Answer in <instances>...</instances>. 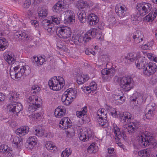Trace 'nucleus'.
<instances>
[{"instance_id":"f257e3e1","label":"nucleus","mask_w":157,"mask_h":157,"mask_svg":"<svg viewBox=\"0 0 157 157\" xmlns=\"http://www.w3.org/2000/svg\"><path fill=\"white\" fill-rule=\"evenodd\" d=\"M131 61H135L136 67L138 69H142V74L149 76L154 74L157 70V66L154 63H147V60L145 57H141L140 53L131 52L125 57Z\"/></svg>"},{"instance_id":"f03ea898","label":"nucleus","mask_w":157,"mask_h":157,"mask_svg":"<svg viewBox=\"0 0 157 157\" xmlns=\"http://www.w3.org/2000/svg\"><path fill=\"white\" fill-rule=\"evenodd\" d=\"M107 110L104 108L99 109L97 112V118L98 123L100 126L102 128H106L105 130L107 133L111 132V128L109 126V124L107 120Z\"/></svg>"},{"instance_id":"7ed1b4c3","label":"nucleus","mask_w":157,"mask_h":157,"mask_svg":"<svg viewBox=\"0 0 157 157\" xmlns=\"http://www.w3.org/2000/svg\"><path fill=\"white\" fill-rule=\"evenodd\" d=\"M115 84H119L120 87L124 91H128L132 88L134 84L132 78L129 76L122 78L115 77L114 80Z\"/></svg>"},{"instance_id":"20e7f679","label":"nucleus","mask_w":157,"mask_h":157,"mask_svg":"<svg viewBox=\"0 0 157 157\" xmlns=\"http://www.w3.org/2000/svg\"><path fill=\"white\" fill-rule=\"evenodd\" d=\"M13 70H10V75L12 78L16 80L19 79L23 75H28L29 71L27 66H23L21 68L19 66L13 68Z\"/></svg>"},{"instance_id":"39448f33","label":"nucleus","mask_w":157,"mask_h":157,"mask_svg":"<svg viewBox=\"0 0 157 157\" xmlns=\"http://www.w3.org/2000/svg\"><path fill=\"white\" fill-rule=\"evenodd\" d=\"M76 91L75 89L70 88L64 92L61 98L62 103L66 105H70L75 99Z\"/></svg>"},{"instance_id":"423d86ee","label":"nucleus","mask_w":157,"mask_h":157,"mask_svg":"<svg viewBox=\"0 0 157 157\" xmlns=\"http://www.w3.org/2000/svg\"><path fill=\"white\" fill-rule=\"evenodd\" d=\"M105 107L110 110V114L113 118H119L122 121L125 122L129 121L130 118L131 114L129 112H125L122 113L116 108H111L107 105Z\"/></svg>"},{"instance_id":"0eeeda50","label":"nucleus","mask_w":157,"mask_h":157,"mask_svg":"<svg viewBox=\"0 0 157 157\" xmlns=\"http://www.w3.org/2000/svg\"><path fill=\"white\" fill-rule=\"evenodd\" d=\"M41 100L38 96L33 95L30 96L28 99L29 104L28 109L30 113L35 111L37 108L40 107L42 104Z\"/></svg>"},{"instance_id":"6e6552de","label":"nucleus","mask_w":157,"mask_h":157,"mask_svg":"<svg viewBox=\"0 0 157 157\" xmlns=\"http://www.w3.org/2000/svg\"><path fill=\"white\" fill-rule=\"evenodd\" d=\"M148 95L147 94H140L135 93L132 97L130 98V105L132 107L137 106L138 105L144 103Z\"/></svg>"},{"instance_id":"1a4fd4ad","label":"nucleus","mask_w":157,"mask_h":157,"mask_svg":"<svg viewBox=\"0 0 157 157\" xmlns=\"http://www.w3.org/2000/svg\"><path fill=\"white\" fill-rule=\"evenodd\" d=\"M113 132L115 137L116 143L121 148H122L124 151V146L120 141L122 137L124 140L126 137L125 135L124 132H121L120 128L115 124H113L112 125Z\"/></svg>"},{"instance_id":"9d476101","label":"nucleus","mask_w":157,"mask_h":157,"mask_svg":"<svg viewBox=\"0 0 157 157\" xmlns=\"http://www.w3.org/2000/svg\"><path fill=\"white\" fill-rule=\"evenodd\" d=\"M136 8L140 15L144 16L151 10L152 5L150 3L148 2H143L138 3L136 4Z\"/></svg>"},{"instance_id":"9b49d317","label":"nucleus","mask_w":157,"mask_h":157,"mask_svg":"<svg viewBox=\"0 0 157 157\" xmlns=\"http://www.w3.org/2000/svg\"><path fill=\"white\" fill-rule=\"evenodd\" d=\"M75 78L76 82L79 85L82 84L89 78V76L81 69L78 71L75 75Z\"/></svg>"},{"instance_id":"f8f14e48","label":"nucleus","mask_w":157,"mask_h":157,"mask_svg":"<svg viewBox=\"0 0 157 157\" xmlns=\"http://www.w3.org/2000/svg\"><path fill=\"white\" fill-rule=\"evenodd\" d=\"M71 33V29L69 27L65 26L59 27V38L67 39L66 43L69 42Z\"/></svg>"},{"instance_id":"ddd939ff","label":"nucleus","mask_w":157,"mask_h":157,"mask_svg":"<svg viewBox=\"0 0 157 157\" xmlns=\"http://www.w3.org/2000/svg\"><path fill=\"white\" fill-rule=\"evenodd\" d=\"M153 138L146 132L142 134L138 138L139 143L143 147L148 146Z\"/></svg>"},{"instance_id":"4468645a","label":"nucleus","mask_w":157,"mask_h":157,"mask_svg":"<svg viewBox=\"0 0 157 157\" xmlns=\"http://www.w3.org/2000/svg\"><path fill=\"white\" fill-rule=\"evenodd\" d=\"M15 39L19 41H30L33 40V37L26 32L22 33L21 32H17L14 34Z\"/></svg>"},{"instance_id":"2eb2a0df","label":"nucleus","mask_w":157,"mask_h":157,"mask_svg":"<svg viewBox=\"0 0 157 157\" xmlns=\"http://www.w3.org/2000/svg\"><path fill=\"white\" fill-rule=\"evenodd\" d=\"M91 131L89 129L83 128L80 129L78 133V136L80 140L85 142L91 136Z\"/></svg>"},{"instance_id":"dca6fc26","label":"nucleus","mask_w":157,"mask_h":157,"mask_svg":"<svg viewBox=\"0 0 157 157\" xmlns=\"http://www.w3.org/2000/svg\"><path fill=\"white\" fill-rule=\"evenodd\" d=\"M112 100L116 105H120L125 101V97L123 96L122 92L118 90L117 93L113 95Z\"/></svg>"},{"instance_id":"f3484780","label":"nucleus","mask_w":157,"mask_h":157,"mask_svg":"<svg viewBox=\"0 0 157 157\" xmlns=\"http://www.w3.org/2000/svg\"><path fill=\"white\" fill-rule=\"evenodd\" d=\"M8 109L9 111L17 114L23 109V107L21 104L19 102H12L9 104L8 106Z\"/></svg>"},{"instance_id":"a211bd4d","label":"nucleus","mask_w":157,"mask_h":157,"mask_svg":"<svg viewBox=\"0 0 157 157\" xmlns=\"http://www.w3.org/2000/svg\"><path fill=\"white\" fill-rule=\"evenodd\" d=\"M65 22L66 23L72 24L75 21V16L73 12L71 10L65 11Z\"/></svg>"},{"instance_id":"6ab92c4d","label":"nucleus","mask_w":157,"mask_h":157,"mask_svg":"<svg viewBox=\"0 0 157 157\" xmlns=\"http://www.w3.org/2000/svg\"><path fill=\"white\" fill-rule=\"evenodd\" d=\"M97 88V84L96 82L92 81L89 86L82 87L81 89L85 93H94L96 91Z\"/></svg>"},{"instance_id":"aec40b11","label":"nucleus","mask_w":157,"mask_h":157,"mask_svg":"<svg viewBox=\"0 0 157 157\" xmlns=\"http://www.w3.org/2000/svg\"><path fill=\"white\" fill-rule=\"evenodd\" d=\"M132 116L131 115V117L130 119L128 121H123L124 123V127L127 129L128 132L129 133H133L135 130L136 126L135 123L131 121Z\"/></svg>"},{"instance_id":"412c9836","label":"nucleus","mask_w":157,"mask_h":157,"mask_svg":"<svg viewBox=\"0 0 157 157\" xmlns=\"http://www.w3.org/2000/svg\"><path fill=\"white\" fill-rule=\"evenodd\" d=\"M115 73V70L114 68L108 69L105 68L102 70L101 74L102 77L104 80H106L108 79V76H112Z\"/></svg>"},{"instance_id":"4be33fe9","label":"nucleus","mask_w":157,"mask_h":157,"mask_svg":"<svg viewBox=\"0 0 157 157\" xmlns=\"http://www.w3.org/2000/svg\"><path fill=\"white\" fill-rule=\"evenodd\" d=\"M115 12L119 17L123 18L125 16V7L124 5L118 4L115 8Z\"/></svg>"},{"instance_id":"5701e85b","label":"nucleus","mask_w":157,"mask_h":157,"mask_svg":"<svg viewBox=\"0 0 157 157\" xmlns=\"http://www.w3.org/2000/svg\"><path fill=\"white\" fill-rule=\"evenodd\" d=\"M59 80H58L57 77H54L51 78L48 81V85L51 89L55 91H58L59 90V87L57 86Z\"/></svg>"},{"instance_id":"b1692460","label":"nucleus","mask_w":157,"mask_h":157,"mask_svg":"<svg viewBox=\"0 0 157 157\" xmlns=\"http://www.w3.org/2000/svg\"><path fill=\"white\" fill-rule=\"evenodd\" d=\"M87 19L89 24L92 26L96 25L99 21L98 17L94 13H90L88 15Z\"/></svg>"},{"instance_id":"393cba45","label":"nucleus","mask_w":157,"mask_h":157,"mask_svg":"<svg viewBox=\"0 0 157 157\" xmlns=\"http://www.w3.org/2000/svg\"><path fill=\"white\" fill-rule=\"evenodd\" d=\"M59 128H62L63 129H66L71 126V121L70 119L67 117H64L62 118L59 121Z\"/></svg>"},{"instance_id":"a878e982","label":"nucleus","mask_w":157,"mask_h":157,"mask_svg":"<svg viewBox=\"0 0 157 157\" xmlns=\"http://www.w3.org/2000/svg\"><path fill=\"white\" fill-rule=\"evenodd\" d=\"M29 132V128L27 126H23L20 127L16 130V134L21 137L25 135Z\"/></svg>"},{"instance_id":"bb28decb","label":"nucleus","mask_w":157,"mask_h":157,"mask_svg":"<svg viewBox=\"0 0 157 157\" xmlns=\"http://www.w3.org/2000/svg\"><path fill=\"white\" fill-rule=\"evenodd\" d=\"M37 143V138L36 136L30 137L27 141L26 147L29 149H32L36 145Z\"/></svg>"},{"instance_id":"cd10ccee","label":"nucleus","mask_w":157,"mask_h":157,"mask_svg":"<svg viewBox=\"0 0 157 157\" xmlns=\"http://www.w3.org/2000/svg\"><path fill=\"white\" fill-rule=\"evenodd\" d=\"M157 13V10L156 9H155L143 18L144 21H147L149 22H152L156 17Z\"/></svg>"},{"instance_id":"c85d7f7f","label":"nucleus","mask_w":157,"mask_h":157,"mask_svg":"<svg viewBox=\"0 0 157 157\" xmlns=\"http://www.w3.org/2000/svg\"><path fill=\"white\" fill-rule=\"evenodd\" d=\"M76 6L78 9H82L86 7H90L93 5V3L91 1L88 2L83 0H80L76 2L75 4Z\"/></svg>"},{"instance_id":"c756f323","label":"nucleus","mask_w":157,"mask_h":157,"mask_svg":"<svg viewBox=\"0 0 157 157\" xmlns=\"http://www.w3.org/2000/svg\"><path fill=\"white\" fill-rule=\"evenodd\" d=\"M139 156L140 157H153L151 151L149 149H145L139 151Z\"/></svg>"},{"instance_id":"7c9ffc66","label":"nucleus","mask_w":157,"mask_h":157,"mask_svg":"<svg viewBox=\"0 0 157 157\" xmlns=\"http://www.w3.org/2000/svg\"><path fill=\"white\" fill-rule=\"evenodd\" d=\"M4 58L9 64L11 63L14 60L13 54L11 52H8L4 54Z\"/></svg>"},{"instance_id":"2f4dec72","label":"nucleus","mask_w":157,"mask_h":157,"mask_svg":"<svg viewBox=\"0 0 157 157\" xmlns=\"http://www.w3.org/2000/svg\"><path fill=\"white\" fill-rule=\"evenodd\" d=\"M19 95V94L14 91H10L8 95V98L12 101V102H14L17 100Z\"/></svg>"},{"instance_id":"473e14b6","label":"nucleus","mask_w":157,"mask_h":157,"mask_svg":"<svg viewBox=\"0 0 157 157\" xmlns=\"http://www.w3.org/2000/svg\"><path fill=\"white\" fill-rule=\"evenodd\" d=\"M98 60L99 62H102L104 63H106L109 61V56L108 54L101 52L99 54Z\"/></svg>"},{"instance_id":"72a5a7b5","label":"nucleus","mask_w":157,"mask_h":157,"mask_svg":"<svg viewBox=\"0 0 157 157\" xmlns=\"http://www.w3.org/2000/svg\"><path fill=\"white\" fill-rule=\"evenodd\" d=\"M98 147L95 143L91 144L87 148V152L90 154H95L98 151Z\"/></svg>"},{"instance_id":"f704fd0d","label":"nucleus","mask_w":157,"mask_h":157,"mask_svg":"<svg viewBox=\"0 0 157 157\" xmlns=\"http://www.w3.org/2000/svg\"><path fill=\"white\" fill-rule=\"evenodd\" d=\"M38 13L39 18L40 19L45 18L48 13L47 10L43 8L39 9Z\"/></svg>"},{"instance_id":"c9c22d12","label":"nucleus","mask_w":157,"mask_h":157,"mask_svg":"<svg viewBox=\"0 0 157 157\" xmlns=\"http://www.w3.org/2000/svg\"><path fill=\"white\" fill-rule=\"evenodd\" d=\"M46 147L47 149L51 152H55L57 150V147L52 144V142L50 141L46 142Z\"/></svg>"},{"instance_id":"e433bc0d","label":"nucleus","mask_w":157,"mask_h":157,"mask_svg":"<svg viewBox=\"0 0 157 157\" xmlns=\"http://www.w3.org/2000/svg\"><path fill=\"white\" fill-rule=\"evenodd\" d=\"M71 41L73 42L75 45H78V42H82V39L80 34L78 33L73 34Z\"/></svg>"},{"instance_id":"4c0bfd02","label":"nucleus","mask_w":157,"mask_h":157,"mask_svg":"<svg viewBox=\"0 0 157 157\" xmlns=\"http://www.w3.org/2000/svg\"><path fill=\"white\" fill-rule=\"evenodd\" d=\"M78 18L81 23H85L86 20V13L84 11L80 12L78 14Z\"/></svg>"},{"instance_id":"58836bf2","label":"nucleus","mask_w":157,"mask_h":157,"mask_svg":"<svg viewBox=\"0 0 157 157\" xmlns=\"http://www.w3.org/2000/svg\"><path fill=\"white\" fill-rule=\"evenodd\" d=\"M107 22L109 24L108 26L110 28H112L113 27L116 26V19L113 16L108 17Z\"/></svg>"},{"instance_id":"ea45409f","label":"nucleus","mask_w":157,"mask_h":157,"mask_svg":"<svg viewBox=\"0 0 157 157\" xmlns=\"http://www.w3.org/2000/svg\"><path fill=\"white\" fill-rule=\"evenodd\" d=\"M8 45V41L6 39L2 38L0 39V50L3 51Z\"/></svg>"},{"instance_id":"a19ab883","label":"nucleus","mask_w":157,"mask_h":157,"mask_svg":"<svg viewBox=\"0 0 157 157\" xmlns=\"http://www.w3.org/2000/svg\"><path fill=\"white\" fill-rule=\"evenodd\" d=\"M153 44V40H151L148 42L147 44L141 45L140 46V48L144 50H150L151 49Z\"/></svg>"},{"instance_id":"79ce46f5","label":"nucleus","mask_w":157,"mask_h":157,"mask_svg":"<svg viewBox=\"0 0 157 157\" xmlns=\"http://www.w3.org/2000/svg\"><path fill=\"white\" fill-rule=\"evenodd\" d=\"M87 112V108L86 106H84L82 108L80 111L76 112V115L77 117L80 118L84 116Z\"/></svg>"},{"instance_id":"37998d69","label":"nucleus","mask_w":157,"mask_h":157,"mask_svg":"<svg viewBox=\"0 0 157 157\" xmlns=\"http://www.w3.org/2000/svg\"><path fill=\"white\" fill-rule=\"evenodd\" d=\"M141 17L138 16L137 15L133 14L132 16V22L135 25L138 24L139 22L141 20Z\"/></svg>"},{"instance_id":"c03bdc74","label":"nucleus","mask_w":157,"mask_h":157,"mask_svg":"<svg viewBox=\"0 0 157 157\" xmlns=\"http://www.w3.org/2000/svg\"><path fill=\"white\" fill-rule=\"evenodd\" d=\"M71 152L72 151L70 148H66L62 152L61 156L62 157H68Z\"/></svg>"},{"instance_id":"a18cd8bd","label":"nucleus","mask_w":157,"mask_h":157,"mask_svg":"<svg viewBox=\"0 0 157 157\" xmlns=\"http://www.w3.org/2000/svg\"><path fill=\"white\" fill-rule=\"evenodd\" d=\"M156 108V105L154 103H150L146 107V112L147 110L151 111L153 112H154V111Z\"/></svg>"},{"instance_id":"49530a36","label":"nucleus","mask_w":157,"mask_h":157,"mask_svg":"<svg viewBox=\"0 0 157 157\" xmlns=\"http://www.w3.org/2000/svg\"><path fill=\"white\" fill-rule=\"evenodd\" d=\"M81 38L82 39V42L84 41L85 42L89 41L90 39V36L88 33V31L84 35H82V36L80 35Z\"/></svg>"},{"instance_id":"de8ad7c7","label":"nucleus","mask_w":157,"mask_h":157,"mask_svg":"<svg viewBox=\"0 0 157 157\" xmlns=\"http://www.w3.org/2000/svg\"><path fill=\"white\" fill-rule=\"evenodd\" d=\"M21 139L17 136H15L14 137L13 142L18 147H20L22 144L21 141Z\"/></svg>"},{"instance_id":"09e8293b","label":"nucleus","mask_w":157,"mask_h":157,"mask_svg":"<svg viewBox=\"0 0 157 157\" xmlns=\"http://www.w3.org/2000/svg\"><path fill=\"white\" fill-rule=\"evenodd\" d=\"M44 129H43L42 128L40 129H35L34 132L35 134L39 137H41L44 135Z\"/></svg>"},{"instance_id":"8fccbe9b","label":"nucleus","mask_w":157,"mask_h":157,"mask_svg":"<svg viewBox=\"0 0 157 157\" xmlns=\"http://www.w3.org/2000/svg\"><path fill=\"white\" fill-rule=\"evenodd\" d=\"M88 33H89L90 36L95 37L98 34V30L95 28L91 29L88 31Z\"/></svg>"},{"instance_id":"3c124183","label":"nucleus","mask_w":157,"mask_h":157,"mask_svg":"<svg viewBox=\"0 0 157 157\" xmlns=\"http://www.w3.org/2000/svg\"><path fill=\"white\" fill-rule=\"evenodd\" d=\"M147 57L151 60L157 62V55H154L151 53H148L147 54Z\"/></svg>"},{"instance_id":"603ef678","label":"nucleus","mask_w":157,"mask_h":157,"mask_svg":"<svg viewBox=\"0 0 157 157\" xmlns=\"http://www.w3.org/2000/svg\"><path fill=\"white\" fill-rule=\"evenodd\" d=\"M10 149H8V146L6 145L2 144L0 146V152L3 153H6Z\"/></svg>"},{"instance_id":"864d4df0","label":"nucleus","mask_w":157,"mask_h":157,"mask_svg":"<svg viewBox=\"0 0 157 157\" xmlns=\"http://www.w3.org/2000/svg\"><path fill=\"white\" fill-rule=\"evenodd\" d=\"M154 113L151 111L147 110L145 114L146 118L147 119H151L154 116Z\"/></svg>"},{"instance_id":"5fc2aeb1","label":"nucleus","mask_w":157,"mask_h":157,"mask_svg":"<svg viewBox=\"0 0 157 157\" xmlns=\"http://www.w3.org/2000/svg\"><path fill=\"white\" fill-rule=\"evenodd\" d=\"M65 82L63 78L59 77V89H63L62 90L65 89Z\"/></svg>"},{"instance_id":"6e6d98bb","label":"nucleus","mask_w":157,"mask_h":157,"mask_svg":"<svg viewBox=\"0 0 157 157\" xmlns=\"http://www.w3.org/2000/svg\"><path fill=\"white\" fill-rule=\"evenodd\" d=\"M40 87L37 85L33 86L32 87V92L33 93H36L40 90Z\"/></svg>"},{"instance_id":"4d7b16f0","label":"nucleus","mask_w":157,"mask_h":157,"mask_svg":"<svg viewBox=\"0 0 157 157\" xmlns=\"http://www.w3.org/2000/svg\"><path fill=\"white\" fill-rule=\"evenodd\" d=\"M66 108L63 106L59 107V116L61 117L64 116L66 113Z\"/></svg>"},{"instance_id":"13d9d810","label":"nucleus","mask_w":157,"mask_h":157,"mask_svg":"<svg viewBox=\"0 0 157 157\" xmlns=\"http://www.w3.org/2000/svg\"><path fill=\"white\" fill-rule=\"evenodd\" d=\"M50 21L47 19L43 20L42 22V25L43 27L45 29H47V27L50 23Z\"/></svg>"},{"instance_id":"bf43d9fd","label":"nucleus","mask_w":157,"mask_h":157,"mask_svg":"<svg viewBox=\"0 0 157 157\" xmlns=\"http://www.w3.org/2000/svg\"><path fill=\"white\" fill-rule=\"evenodd\" d=\"M53 24L52 22H51L50 24L47 27V29H45L49 33H52L53 32Z\"/></svg>"},{"instance_id":"052dcab7","label":"nucleus","mask_w":157,"mask_h":157,"mask_svg":"<svg viewBox=\"0 0 157 157\" xmlns=\"http://www.w3.org/2000/svg\"><path fill=\"white\" fill-rule=\"evenodd\" d=\"M62 2H63V3H59V9H66L67 7V5L66 4V3L64 2V0H61Z\"/></svg>"},{"instance_id":"680f3d73","label":"nucleus","mask_w":157,"mask_h":157,"mask_svg":"<svg viewBox=\"0 0 157 157\" xmlns=\"http://www.w3.org/2000/svg\"><path fill=\"white\" fill-rule=\"evenodd\" d=\"M31 3V0H25L24 3V7L28 8L30 6Z\"/></svg>"},{"instance_id":"e2e57ef3","label":"nucleus","mask_w":157,"mask_h":157,"mask_svg":"<svg viewBox=\"0 0 157 157\" xmlns=\"http://www.w3.org/2000/svg\"><path fill=\"white\" fill-rule=\"evenodd\" d=\"M108 153L109 154H113V157H116V155L115 154L114 151V149L113 147H109L108 148Z\"/></svg>"},{"instance_id":"0e129e2a","label":"nucleus","mask_w":157,"mask_h":157,"mask_svg":"<svg viewBox=\"0 0 157 157\" xmlns=\"http://www.w3.org/2000/svg\"><path fill=\"white\" fill-rule=\"evenodd\" d=\"M44 56H40L39 58V66L41 65L45 61V58Z\"/></svg>"},{"instance_id":"69168bd1","label":"nucleus","mask_w":157,"mask_h":157,"mask_svg":"<svg viewBox=\"0 0 157 157\" xmlns=\"http://www.w3.org/2000/svg\"><path fill=\"white\" fill-rule=\"evenodd\" d=\"M137 33L138 34V38L139 40H140V41H140H142L143 40V39L144 38V35L143 33L140 31H137Z\"/></svg>"},{"instance_id":"338daca9","label":"nucleus","mask_w":157,"mask_h":157,"mask_svg":"<svg viewBox=\"0 0 157 157\" xmlns=\"http://www.w3.org/2000/svg\"><path fill=\"white\" fill-rule=\"evenodd\" d=\"M59 1L53 7V11L55 12H57L59 10V6H57L59 4Z\"/></svg>"},{"instance_id":"774afa93","label":"nucleus","mask_w":157,"mask_h":157,"mask_svg":"<svg viewBox=\"0 0 157 157\" xmlns=\"http://www.w3.org/2000/svg\"><path fill=\"white\" fill-rule=\"evenodd\" d=\"M6 153V157H13V154L12 151L10 149Z\"/></svg>"}]
</instances>
